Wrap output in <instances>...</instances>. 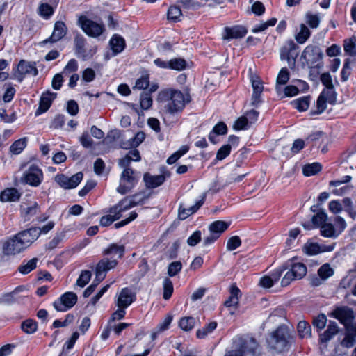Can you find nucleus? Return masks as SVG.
<instances>
[{"instance_id":"nucleus-1","label":"nucleus","mask_w":356,"mask_h":356,"mask_svg":"<svg viewBox=\"0 0 356 356\" xmlns=\"http://www.w3.org/2000/svg\"><path fill=\"white\" fill-rule=\"evenodd\" d=\"M141 157L137 149L130 150L123 158L118 161V165L123 168L120 177V184L117 191L122 194L130 192L139 179V174L130 168L132 161H139Z\"/></svg>"},{"instance_id":"nucleus-2","label":"nucleus","mask_w":356,"mask_h":356,"mask_svg":"<svg viewBox=\"0 0 356 356\" xmlns=\"http://www.w3.org/2000/svg\"><path fill=\"white\" fill-rule=\"evenodd\" d=\"M157 100L159 102H167L165 108L170 113L181 111L186 104L190 102V95L184 94L175 90H165L161 91L158 95Z\"/></svg>"},{"instance_id":"nucleus-3","label":"nucleus","mask_w":356,"mask_h":356,"mask_svg":"<svg viewBox=\"0 0 356 356\" xmlns=\"http://www.w3.org/2000/svg\"><path fill=\"white\" fill-rule=\"evenodd\" d=\"M292 337L288 328L280 326L272 332L267 338L268 346L277 352H282L289 348Z\"/></svg>"},{"instance_id":"nucleus-4","label":"nucleus","mask_w":356,"mask_h":356,"mask_svg":"<svg viewBox=\"0 0 356 356\" xmlns=\"http://www.w3.org/2000/svg\"><path fill=\"white\" fill-rule=\"evenodd\" d=\"M236 356H260L261 347L254 338L245 339L240 348L228 354Z\"/></svg>"},{"instance_id":"nucleus-5","label":"nucleus","mask_w":356,"mask_h":356,"mask_svg":"<svg viewBox=\"0 0 356 356\" xmlns=\"http://www.w3.org/2000/svg\"><path fill=\"white\" fill-rule=\"evenodd\" d=\"M79 24L87 35L93 38L99 36L104 30L103 24L94 22L86 16L79 17Z\"/></svg>"},{"instance_id":"nucleus-6","label":"nucleus","mask_w":356,"mask_h":356,"mask_svg":"<svg viewBox=\"0 0 356 356\" xmlns=\"http://www.w3.org/2000/svg\"><path fill=\"white\" fill-rule=\"evenodd\" d=\"M43 179V173L35 165H31L24 171L22 181L31 186H38Z\"/></svg>"},{"instance_id":"nucleus-7","label":"nucleus","mask_w":356,"mask_h":356,"mask_svg":"<svg viewBox=\"0 0 356 356\" xmlns=\"http://www.w3.org/2000/svg\"><path fill=\"white\" fill-rule=\"evenodd\" d=\"M337 101V94L334 90V87L325 88L317 99V109L315 114L321 113L326 108V104H334Z\"/></svg>"},{"instance_id":"nucleus-8","label":"nucleus","mask_w":356,"mask_h":356,"mask_svg":"<svg viewBox=\"0 0 356 356\" xmlns=\"http://www.w3.org/2000/svg\"><path fill=\"white\" fill-rule=\"evenodd\" d=\"M77 302V296L73 292H66L54 302V308L58 312H65L72 308Z\"/></svg>"},{"instance_id":"nucleus-9","label":"nucleus","mask_w":356,"mask_h":356,"mask_svg":"<svg viewBox=\"0 0 356 356\" xmlns=\"http://www.w3.org/2000/svg\"><path fill=\"white\" fill-rule=\"evenodd\" d=\"M75 52L76 55L83 60L90 58L96 53V47H86V40L81 35H77L74 38Z\"/></svg>"},{"instance_id":"nucleus-10","label":"nucleus","mask_w":356,"mask_h":356,"mask_svg":"<svg viewBox=\"0 0 356 356\" xmlns=\"http://www.w3.org/2000/svg\"><path fill=\"white\" fill-rule=\"evenodd\" d=\"M298 46L293 41L287 42L281 49L280 57L282 60H286L290 67H293L296 63V58L298 54Z\"/></svg>"},{"instance_id":"nucleus-11","label":"nucleus","mask_w":356,"mask_h":356,"mask_svg":"<svg viewBox=\"0 0 356 356\" xmlns=\"http://www.w3.org/2000/svg\"><path fill=\"white\" fill-rule=\"evenodd\" d=\"M118 264V261L115 259H108L104 258L101 259L97 264L95 268V280L100 282L106 277V273L114 268Z\"/></svg>"},{"instance_id":"nucleus-12","label":"nucleus","mask_w":356,"mask_h":356,"mask_svg":"<svg viewBox=\"0 0 356 356\" xmlns=\"http://www.w3.org/2000/svg\"><path fill=\"white\" fill-rule=\"evenodd\" d=\"M333 316L338 319L344 327L356 321L354 312L348 307H337L332 312Z\"/></svg>"},{"instance_id":"nucleus-13","label":"nucleus","mask_w":356,"mask_h":356,"mask_svg":"<svg viewBox=\"0 0 356 356\" xmlns=\"http://www.w3.org/2000/svg\"><path fill=\"white\" fill-rule=\"evenodd\" d=\"M26 248L17 234L6 241L3 246V253L6 255H15Z\"/></svg>"},{"instance_id":"nucleus-14","label":"nucleus","mask_w":356,"mask_h":356,"mask_svg":"<svg viewBox=\"0 0 356 356\" xmlns=\"http://www.w3.org/2000/svg\"><path fill=\"white\" fill-rule=\"evenodd\" d=\"M83 177L82 172H78L71 177L64 175H57L55 177V181L63 188L65 189L74 188L76 187Z\"/></svg>"},{"instance_id":"nucleus-15","label":"nucleus","mask_w":356,"mask_h":356,"mask_svg":"<svg viewBox=\"0 0 356 356\" xmlns=\"http://www.w3.org/2000/svg\"><path fill=\"white\" fill-rule=\"evenodd\" d=\"M26 74L36 76L38 74V70L35 63H31L22 60L19 61L17 70L14 73V76L19 82H22Z\"/></svg>"},{"instance_id":"nucleus-16","label":"nucleus","mask_w":356,"mask_h":356,"mask_svg":"<svg viewBox=\"0 0 356 356\" xmlns=\"http://www.w3.org/2000/svg\"><path fill=\"white\" fill-rule=\"evenodd\" d=\"M333 275L334 269L329 264H325L318 270V275L311 277L310 284L313 286H318Z\"/></svg>"},{"instance_id":"nucleus-17","label":"nucleus","mask_w":356,"mask_h":356,"mask_svg":"<svg viewBox=\"0 0 356 356\" xmlns=\"http://www.w3.org/2000/svg\"><path fill=\"white\" fill-rule=\"evenodd\" d=\"M128 197H127L120 200L118 204L110 208L109 213L111 214H114L115 216V218L119 220L122 217V212L138 205V203L140 202L139 200L128 201Z\"/></svg>"},{"instance_id":"nucleus-18","label":"nucleus","mask_w":356,"mask_h":356,"mask_svg":"<svg viewBox=\"0 0 356 356\" xmlns=\"http://www.w3.org/2000/svg\"><path fill=\"white\" fill-rule=\"evenodd\" d=\"M323 53L320 47L314 45H308L302 54L307 64H314L322 58Z\"/></svg>"},{"instance_id":"nucleus-19","label":"nucleus","mask_w":356,"mask_h":356,"mask_svg":"<svg viewBox=\"0 0 356 356\" xmlns=\"http://www.w3.org/2000/svg\"><path fill=\"white\" fill-rule=\"evenodd\" d=\"M67 33V27L64 22L58 21L54 24V28L51 35L43 40L40 44L45 45L48 43H55L61 40Z\"/></svg>"},{"instance_id":"nucleus-20","label":"nucleus","mask_w":356,"mask_h":356,"mask_svg":"<svg viewBox=\"0 0 356 356\" xmlns=\"http://www.w3.org/2000/svg\"><path fill=\"white\" fill-rule=\"evenodd\" d=\"M136 300V293L129 288H124L120 292L115 304L118 307L127 308Z\"/></svg>"},{"instance_id":"nucleus-21","label":"nucleus","mask_w":356,"mask_h":356,"mask_svg":"<svg viewBox=\"0 0 356 356\" xmlns=\"http://www.w3.org/2000/svg\"><path fill=\"white\" fill-rule=\"evenodd\" d=\"M351 177L346 175L341 180H334L330 181V186H332L334 188L332 189V193L338 196L343 195L348 193L352 188L351 186L346 185L341 186L342 184L348 183L351 180Z\"/></svg>"},{"instance_id":"nucleus-22","label":"nucleus","mask_w":356,"mask_h":356,"mask_svg":"<svg viewBox=\"0 0 356 356\" xmlns=\"http://www.w3.org/2000/svg\"><path fill=\"white\" fill-rule=\"evenodd\" d=\"M41 234L40 227H33L29 229L22 231L17 234L18 238H21L22 243L28 248Z\"/></svg>"},{"instance_id":"nucleus-23","label":"nucleus","mask_w":356,"mask_h":356,"mask_svg":"<svg viewBox=\"0 0 356 356\" xmlns=\"http://www.w3.org/2000/svg\"><path fill=\"white\" fill-rule=\"evenodd\" d=\"M170 176V172H165L159 175H151L149 173H145L143 179L147 188H154L161 186L165 181V179Z\"/></svg>"},{"instance_id":"nucleus-24","label":"nucleus","mask_w":356,"mask_h":356,"mask_svg":"<svg viewBox=\"0 0 356 356\" xmlns=\"http://www.w3.org/2000/svg\"><path fill=\"white\" fill-rule=\"evenodd\" d=\"M334 248V244L319 245L316 243H307L304 248V252L309 255L317 254L321 252H331Z\"/></svg>"},{"instance_id":"nucleus-25","label":"nucleus","mask_w":356,"mask_h":356,"mask_svg":"<svg viewBox=\"0 0 356 356\" xmlns=\"http://www.w3.org/2000/svg\"><path fill=\"white\" fill-rule=\"evenodd\" d=\"M346 332L341 344L346 348H351L356 343V321L345 327Z\"/></svg>"},{"instance_id":"nucleus-26","label":"nucleus","mask_w":356,"mask_h":356,"mask_svg":"<svg viewBox=\"0 0 356 356\" xmlns=\"http://www.w3.org/2000/svg\"><path fill=\"white\" fill-rule=\"evenodd\" d=\"M56 92L47 91L41 95L39 107L35 112L36 115H39L46 112L51 105L52 101L56 97Z\"/></svg>"},{"instance_id":"nucleus-27","label":"nucleus","mask_w":356,"mask_h":356,"mask_svg":"<svg viewBox=\"0 0 356 356\" xmlns=\"http://www.w3.org/2000/svg\"><path fill=\"white\" fill-rule=\"evenodd\" d=\"M40 208L36 202H31L29 204L21 205V213L24 220H29L31 217L40 212Z\"/></svg>"},{"instance_id":"nucleus-28","label":"nucleus","mask_w":356,"mask_h":356,"mask_svg":"<svg viewBox=\"0 0 356 356\" xmlns=\"http://www.w3.org/2000/svg\"><path fill=\"white\" fill-rule=\"evenodd\" d=\"M339 332V327L334 321H330L327 329L319 334V341L321 343H326L331 340Z\"/></svg>"},{"instance_id":"nucleus-29","label":"nucleus","mask_w":356,"mask_h":356,"mask_svg":"<svg viewBox=\"0 0 356 356\" xmlns=\"http://www.w3.org/2000/svg\"><path fill=\"white\" fill-rule=\"evenodd\" d=\"M225 33L223 35L225 40L238 39L243 38L247 33V30L244 26H235L231 28L226 27Z\"/></svg>"},{"instance_id":"nucleus-30","label":"nucleus","mask_w":356,"mask_h":356,"mask_svg":"<svg viewBox=\"0 0 356 356\" xmlns=\"http://www.w3.org/2000/svg\"><path fill=\"white\" fill-rule=\"evenodd\" d=\"M205 200V195H203L201 200L197 201L193 206H191L187 209L184 208L182 206L179 207V218L181 220H185L188 216L196 212L200 207L203 204Z\"/></svg>"},{"instance_id":"nucleus-31","label":"nucleus","mask_w":356,"mask_h":356,"mask_svg":"<svg viewBox=\"0 0 356 356\" xmlns=\"http://www.w3.org/2000/svg\"><path fill=\"white\" fill-rule=\"evenodd\" d=\"M21 193L15 188H8L0 193V200L3 202H16L20 198Z\"/></svg>"},{"instance_id":"nucleus-32","label":"nucleus","mask_w":356,"mask_h":356,"mask_svg":"<svg viewBox=\"0 0 356 356\" xmlns=\"http://www.w3.org/2000/svg\"><path fill=\"white\" fill-rule=\"evenodd\" d=\"M110 45L114 54L122 52L125 47V41L118 35H114L110 40Z\"/></svg>"},{"instance_id":"nucleus-33","label":"nucleus","mask_w":356,"mask_h":356,"mask_svg":"<svg viewBox=\"0 0 356 356\" xmlns=\"http://www.w3.org/2000/svg\"><path fill=\"white\" fill-rule=\"evenodd\" d=\"M124 253V246L123 245H118L115 243L110 245L104 251L105 255L113 254L117 256L118 259L123 257Z\"/></svg>"},{"instance_id":"nucleus-34","label":"nucleus","mask_w":356,"mask_h":356,"mask_svg":"<svg viewBox=\"0 0 356 356\" xmlns=\"http://www.w3.org/2000/svg\"><path fill=\"white\" fill-rule=\"evenodd\" d=\"M297 330L300 338H310L312 337V327L305 321H300L297 325Z\"/></svg>"},{"instance_id":"nucleus-35","label":"nucleus","mask_w":356,"mask_h":356,"mask_svg":"<svg viewBox=\"0 0 356 356\" xmlns=\"http://www.w3.org/2000/svg\"><path fill=\"white\" fill-rule=\"evenodd\" d=\"M228 226L229 223L222 220H217L210 225L209 231L211 233L218 235L219 236L221 233L228 228Z\"/></svg>"},{"instance_id":"nucleus-36","label":"nucleus","mask_w":356,"mask_h":356,"mask_svg":"<svg viewBox=\"0 0 356 356\" xmlns=\"http://www.w3.org/2000/svg\"><path fill=\"white\" fill-rule=\"evenodd\" d=\"M300 28V31L296 35L295 39L298 43L304 44L310 37L311 32L304 24H302Z\"/></svg>"},{"instance_id":"nucleus-37","label":"nucleus","mask_w":356,"mask_h":356,"mask_svg":"<svg viewBox=\"0 0 356 356\" xmlns=\"http://www.w3.org/2000/svg\"><path fill=\"white\" fill-rule=\"evenodd\" d=\"M321 233L322 236L328 238L336 237L338 235L333 225L330 222L324 223L321 226Z\"/></svg>"},{"instance_id":"nucleus-38","label":"nucleus","mask_w":356,"mask_h":356,"mask_svg":"<svg viewBox=\"0 0 356 356\" xmlns=\"http://www.w3.org/2000/svg\"><path fill=\"white\" fill-rule=\"evenodd\" d=\"M27 138H22L15 141L10 147V151L14 154H19L26 146Z\"/></svg>"},{"instance_id":"nucleus-39","label":"nucleus","mask_w":356,"mask_h":356,"mask_svg":"<svg viewBox=\"0 0 356 356\" xmlns=\"http://www.w3.org/2000/svg\"><path fill=\"white\" fill-rule=\"evenodd\" d=\"M327 321V316L323 314H321L313 318L312 324L317 332H321L325 328Z\"/></svg>"},{"instance_id":"nucleus-40","label":"nucleus","mask_w":356,"mask_h":356,"mask_svg":"<svg viewBox=\"0 0 356 356\" xmlns=\"http://www.w3.org/2000/svg\"><path fill=\"white\" fill-rule=\"evenodd\" d=\"M217 327V323L215 321L209 323L207 325L197 330L196 335L199 339L205 338L209 334L212 332Z\"/></svg>"},{"instance_id":"nucleus-41","label":"nucleus","mask_w":356,"mask_h":356,"mask_svg":"<svg viewBox=\"0 0 356 356\" xmlns=\"http://www.w3.org/2000/svg\"><path fill=\"white\" fill-rule=\"evenodd\" d=\"M292 273L295 275L297 280L302 279L307 273V268L305 264L302 263H296L292 266L291 269Z\"/></svg>"},{"instance_id":"nucleus-42","label":"nucleus","mask_w":356,"mask_h":356,"mask_svg":"<svg viewBox=\"0 0 356 356\" xmlns=\"http://www.w3.org/2000/svg\"><path fill=\"white\" fill-rule=\"evenodd\" d=\"M321 170V165L318 163L305 165L302 168L303 174L305 176H312Z\"/></svg>"},{"instance_id":"nucleus-43","label":"nucleus","mask_w":356,"mask_h":356,"mask_svg":"<svg viewBox=\"0 0 356 356\" xmlns=\"http://www.w3.org/2000/svg\"><path fill=\"white\" fill-rule=\"evenodd\" d=\"M38 261V259L37 258H33L28 261L26 264L21 265L18 268V270L22 274H28L29 273H30L36 268Z\"/></svg>"},{"instance_id":"nucleus-44","label":"nucleus","mask_w":356,"mask_h":356,"mask_svg":"<svg viewBox=\"0 0 356 356\" xmlns=\"http://www.w3.org/2000/svg\"><path fill=\"white\" fill-rule=\"evenodd\" d=\"M79 337V332H74L72 334L71 338L68 341H67V342L65 343V345L63 348V350L60 353L59 356H67V351L69 350H70L71 348H72L76 341L78 339Z\"/></svg>"},{"instance_id":"nucleus-45","label":"nucleus","mask_w":356,"mask_h":356,"mask_svg":"<svg viewBox=\"0 0 356 356\" xmlns=\"http://www.w3.org/2000/svg\"><path fill=\"white\" fill-rule=\"evenodd\" d=\"M294 107L299 111H305L307 110L309 105V97H303L294 100L292 102Z\"/></svg>"},{"instance_id":"nucleus-46","label":"nucleus","mask_w":356,"mask_h":356,"mask_svg":"<svg viewBox=\"0 0 356 356\" xmlns=\"http://www.w3.org/2000/svg\"><path fill=\"white\" fill-rule=\"evenodd\" d=\"M195 319L193 317H184L179 323L180 328L184 331H189L193 328Z\"/></svg>"},{"instance_id":"nucleus-47","label":"nucleus","mask_w":356,"mask_h":356,"mask_svg":"<svg viewBox=\"0 0 356 356\" xmlns=\"http://www.w3.org/2000/svg\"><path fill=\"white\" fill-rule=\"evenodd\" d=\"M170 69L181 71L186 67V61L184 58H176L170 60Z\"/></svg>"},{"instance_id":"nucleus-48","label":"nucleus","mask_w":356,"mask_h":356,"mask_svg":"<svg viewBox=\"0 0 356 356\" xmlns=\"http://www.w3.org/2000/svg\"><path fill=\"white\" fill-rule=\"evenodd\" d=\"M22 329L27 334H33L37 330V323L31 319L24 321L22 323Z\"/></svg>"},{"instance_id":"nucleus-49","label":"nucleus","mask_w":356,"mask_h":356,"mask_svg":"<svg viewBox=\"0 0 356 356\" xmlns=\"http://www.w3.org/2000/svg\"><path fill=\"white\" fill-rule=\"evenodd\" d=\"M65 236V232L56 233L54 238L49 242L47 247L49 250L56 248L62 242Z\"/></svg>"},{"instance_id":"nucleus-50","label":"nucleus","mask_w":356,"mask_h":356,"mask_svg":"<svg viewBox=\"0 0 356 356\" xmlns=\"http://www.w3.org/2000/svg\"><path fill=\"white\" fill-rule=\"evenodd\" d=\"M163 298L168 300L173 293V284L169 278H165L163 283Z\"/></svg>"},{"instance_id":"nucleus-51","label":"nucleus","mask_w":356,"mask_h":356,"mask_svg":"<svg viewBox=\"0 0 356 356\" xmlns=\"http://www.w3.org/2000/svg\"><path fill=\"white\" fill-rule=\"evenodd\" d=\"M140 104L142 109L147 110L152 105V99L149 92H143L140 95Z\"/></svg>"},{"instance_id":"nucleus-52","label":"nucleus","mask_w":356,"mask_h":356,"mask_svg":"<svg viewBox=\"0 0 356 356\" xmlns=\"http://www.w3.org/2000/svg\"><path fill=\"white\" fill-rule=\"evenodd\" d=\"M91 275L90 271L83 270L76 280V284L81 288L84 287L89 282Z\"/></svg>"},{"instance_id":"nucleus-53","label":"nucleus","mask_w":356,"mask_h":356,"mask_svg":"<svg viewBox=\"0 0 356 356\" xmlns=\"http://www.w3.org/2000/svg\"><path fill=\"white\" fill-rule=\"evenodd\" d=\"M356 39L353 37L349 40H346L344 43V51L350 56H356Z\"/></svg>"},{"instance_id":"nucleus-54","label":"nucleus","mask_w":356,"mask_h":356,"mask_svg":"<svg viewBox=\"0 0 356 356\" xmlns=\"http://www.w3.org/2000/svg\"><path fill=\"white\" fill-rule=\"evenodd\" d=\"M181 15V10L179 6H170L168 11V19L173 22H177Z\"/></svg>"},{"instance_id":"nucleus-55","label":"nucleus","mask_w":356,"mask_h":356,"mask_svg":"<svg viewBox=\"0 0 356 356\" xmlns=\"http://www.w3.org/2000/svg\"><path fill=\"white\" fill-rule=\"evenodd\" d=\"M78 70V63L77 61L72 58L69 60L67 64L64 67L62 74L65 76H67L71 73H74Z\"/></svg>"},{"instance_id":"nucleus-56","label":"nucleus","mask_w":356,"mask_h":356,"mask_svg":"<svg viewBox=\"0 0 356 356\" xmlns=\"http://www.w3.org/2000/svg\"><path fill=\"white\" fill-rule=\"evenodd\" d=\"M250 80L253 88L252 93L261 95L264 90V86L260 79L256 76H252Z\"/></svg>"},{"instance_id":"nucleus-57","label":"nucleus","mask_w":356,"mask_h":356,"mask_svg":"<svg viewBox=\"0 0 356 356\" xmlns=\"http://www.w3.org/2000/svg\"><path fill=\"white\" fill-rule=\"evenodd\" d=\"M182 268V264L180 261H173L170 263L168 268V274L170 277L177 275Z\"/></svg>"},{"instance_id":"nucleus-58","label":"nucleus","mask_w":356,"mask_h":356,"mask_svg":"<svg viewBox=\"0 0 356 356\" xmlns=\"http://www.w3.org/2000/svg\"><path fill=\"white\" fill-rule=\"evenodd\" d=\"M183 8L197 9L202 6V3L194 0H179L178 1Z\"/></svg>"},{"instance_id":"nucleus-59","label":"nucleus","mask_w":356,"mask_h":356,"mask_svg":"<svg viewBox=\"0 0 356 356\" xmlns=\"http://www.w3.org/2000/svg\"><path fill=\"white\" fill-rule=\"evenodd\" d=\"M241 245V240L238 236H232L227 242V249L229 251L236 250Z\"/></svg>"},{"instance_id":"nucleus-60","label":"nucleus","mask_w":356,"mask_h":356,"mask_svg":"<svg viewBox=\"0 0 356 356\" xmlns=\"http://www.w3.org/2000/svg\"><path fill=\"white\" fill-rule=\"evenodd\" d=\"M327 214L321 211L314 215L312 218V222L316 226H321L323 224L326 223Z\"/></svg>"},{"instance_id":"nucleus-61","label":"nucleus","mask_w":356,"mask_h":356,"mask_svg":"<svg viewBox=\"0 0 356 356\" xmlns=\"http://www.w3.org/2000/svg\"><path fill=\"white\" fill-rule=\"evenodd\" d=\"M289 79V73L286 67L282 68L277 78V84L284 85L287 83Z\"/></svg>"},{"instance_id":"nucleus-62","label":"nucleus","mask_w":356,"mask_h":356,"mask_svg":"<svg viewBox=\"0 0 356 356\" xmlns=\"http://www.w3.org/2000/svg\"><path fill=\"white\" fill-rule=\"evenodd\" d=\"M149 76L147 75L143 76L142 77L136 80L134 89H146L149 86Z\"/></svg>"},{"instance_id":"nucleus-63","label":"nucleus","mask_w":356,"mask_h":356,"mask_svg":"<svg viewBox=\"0 0 356 356\" xmlns=\"http://www.w3.org/2000/svg\"><path fill=\"white\" fill-rule=\"evenodd\" d=\"M39 13L41 16L47 18L53 15L54 10L48 3H42L39 7Z\"/></svg>"},{"instance_id":"nucleus-64","label":"nucleus","mask_w":356,"mask_h":356,"mask_svg":"<svg viewBox=\"0 0 356 356\" xmlns=\"http://www.w3.org/2000/svg\"><path fill=\"white\" fill-rule=\"evenodd\" d=\"M249 127L250 124L248 122V118L246 119L243 115L236 120L233 127L236 130H242L247 129Z\"/></svg>"}]
</instances>
